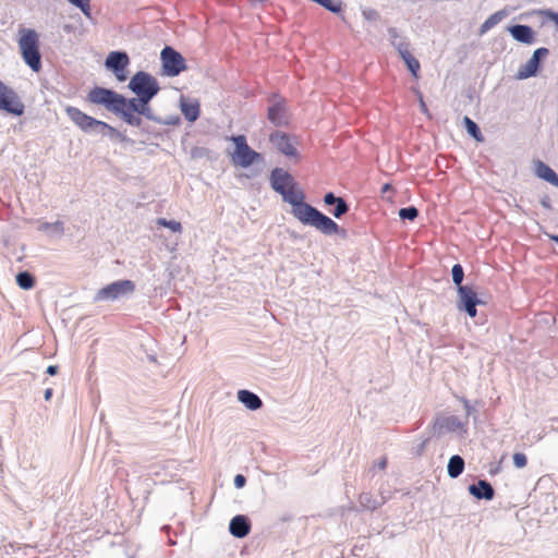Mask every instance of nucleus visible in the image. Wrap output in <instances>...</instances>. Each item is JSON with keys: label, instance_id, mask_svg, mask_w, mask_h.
I'll list each match as a JSON object with an SVG mask.
<instances>
[{"label": "nucleus", "instance_id": "nucleus-43", "mask_svg": "<svg viewBox=\"0 0 558 558\" xmlns=\"http://www.w3.org/2000/svg\"><path fill=\"white\" fill-rule=\"evenodd\" d=\"M245 484H246V478H245L244 475H242V474L235 475V477H234V486L236 488H243L245 486Z\"/></svg>", "mask_w": 558, "mask_h": 558}, {"label": "nucleus", "instance_id": "nucleus-16", "mask_svg": "<svg viewBox=\"0 0 558 558\" xmlns=\"http://www.w3.org/2000/svg\"><path fill=\"white\" fill-rule=\"evenodd\" d=\"M512 38L525 45H532L535 41V32L529 25L515 24L508 27Z\"/></svg>", "mask_w": 558, "mask_h": 558}, {"label": "nucleus", "instance_id": "nucleus-51", "mask_svg": "<svg viewBox=\"0 0 558 558\" xmlns=\"http://www.w3.org/2000/svg\"><path fill=\"white\" fill-rule=\"evenodd\" d=\"M550 239L558 244V235H551Z\"/></svg>", "mask_w": 558, "mask_h": 558}, {"label": "nucleus", "instance_id": "nucleus-50", "mask_svg": "<svg viewBox=\"0 0 558 558\" xmlns=\"http://www.w3.org/2000/svg\"><path fill=\"white\" fill-rule=\"evenodd\" d=\"M420 102H421V110L423 112H426L427 111V107H426V104L424 102L422 96L420 97Z\"/></svg>", "mask_w": 558, "mask_h": 558}, {"label": "nucleus", "instance_id": "nucleus-14", "mask_svg": "<svg viewBox=\"0 0 558 558\" xmlns=\"http://www.w3.org/2000/svg\"><path fill=\"white\" fill-rule=\"evenodd\" d=\"M270 185L277 193H282L283 190L295 187L296 182L288 171L275 168L270 173Z\"/></svg>", "mask_w": 558, "mask_h": 558}, {"label": "nucleus", "instance_id": "nucleus-46", "mask_svg": "<svg viewBox=\"0 0 558 558\" xmlns=\"http://www.w3.org/2000/svg\"><path fill=\"white\" fill-rule=\"evenodd\" d=\"M58 371H59V367H58L57 365H49V366L47 367V371H46V372H47V374H49L50 376H53V375H56V374L58 373Z\"/></svg>", "mask_w": 558, "mask_h": 558}, {"label": "nucleus", "instance_id": "nucleus-2", "mask_svg": "<svg viewBox=\"0 0 558 558\" xmlns=\"http://www.w3.org/2000/svg\"><path fill=\"white\" fill-rule=\"evenodd\" d=\"M143 97L126 98L123 95L105 87L96 86L87 94V101L94 105H101L108 111L121 118L126 124L131 126L141 128L143 120L136 116V111L141 102H144Z\"/></svg>", "mask_w": 558, "mask_h": 558}, {"label": "nucleus", "instance_id": "nucleus-44", "mask_svg": "<svg viewBox=\"0 0 558 558\" xmlns=\"http://www.w3.org/2000/svg\"><path fill=\"white\" fill-rule=\"evenodd\" d=\"M180 122V118L179 117H170L169 119L167 120H162L161 119V122H158L159 124H163V125H175Z\"/></svg>", "mask_w": 558, "mask_h": 558}, {"label": "nucleus", "instance_id": "nucleus-45", "mask_svg": "<svg viewBox=\"0 0 558 558\" xmlns=\"http://www.w3.org/2000/svg\"><path fill=\"white\" fill-rule=\"evenodd\" d=\"M541 205L546 209H551V203L549 196L545 195L541 198Z\"/></svg>", "mask_w": 558, "mask_h": 558}, {"label": "nucleus", "instance_id": "nucleus-52", "mask_svg": "<svg viewBox=\"0 0 558 558\" xmlns=\"http://www.w3.org/2000/svg\"><path fill=\"white\" fill-rule=\"evenodd\" d=\"M425 445H426V440H424V441L421 444V446H418L420 451H422V450L424 449Z\"/></svg>", "mask_w": 558, "mask_h": 558}, {"label": "nucleus", "instance_id": "nucleus-34", "mask_svg": "<svg viewBox=\"0 0 558 558\" xmlns=\"http://www.w3.org/2000/svg\"><path fill=\"white\" fill-rule=\"evenodd\" d=\"M545 436V429L539 426H535L531 429H529L525 435L523 436L525 440L530 444H534L538 440H541Z\"/></svg>", "mask_w": 558, "mask_h": 558}, {"label": "nucleus", "instance_id": "nucleus-41", "mask_svg": "<svg viewBox=\"0 0 558 558\" xmlns=\"http://www.w3.org/2000/svg\"><path fill=\"white\" fill-rule=\"evenodd\" d=\"M387 468V458L383 457L377 462L374 463L373 468L369 470V472H373L375 470H381L384 471Z\"/></svg>", "mask_w": 558, "mask_h": 558}, {"label": "nucleus", "instance_id": "nucleus-8", "mask_svg": "<svg viewBox=\"0 0 558 558\" xmlns=\"http://www.w3.org/2000/svg\"><path fill=\"white\" fill-rule=\"evenodd\" d=\"M135 284L128 279L117 280L99 289L95 295L96 301H116L134 292Z\"/></svg>", "mask_w": 558, "mask_h": 558}, {"label": "nucleus", "instance_id": "nucleus-3", "mask_svg": "<svg viewBox=\"0 0 558 558\" xmlns=\"http://www.w3.org/2000/svg\"><path fill=\"white\" fill-rule=\"evenodd\" d=\"M20 34L19 48L24 62L34 72H39L41 69V56L37 33L31 28H21Z\"/></svg>", "mask_w": 558, "mask_h": 558}, {"label": "nucleus", "instance_id": "nucleus-28", "mask_svg": "<svg viewBox=\"0 0 558 558\" xmlns=\"http://www.w3.org/2000/svg\"><path fill=\"white\" fill-rule=\"evenodd\" d=\"M100 131L98 134H102L105 136L110 137L111 140H118L120 142H131L126 135L118 131L116 128L109 125L108 123L104 122L101 123Z\"/></svg>", "mask_w": 558, "mask_h": 558}, {"label": "nucleus", "instance_id": "nucleus-9", "mask_svg": "<svg viewBox=\"0 0 558 558\" xmlns=\"http://www.w3.org/2000/svg\"><path fill=\"white\" fill-rule=\"evenodd\" d=\"M0 110L20 117L24 113L25 107L15 90L7 86L0 80Z\"/></svg>", "mask_w": 558, "mask_h": 558}, {"label": "nucleus", "instance_id": "nucleus-37", "mask_svg": "<svg viewBox=\"0 0 558 558\" xmlns=\"http://www.w3.org/2000/svg\"><path fill=\"white\" fill-rule=\"evenodd\" d=\"M513 464L518 469H522V468L526 466V464H527L526 456L524 453H522V452H515L513 454Z\"/></svg>", "mask_w": 558, "mask_h": 558}, {"label": "nucleus", "instance_id": "nucleus-1", "mask_svg": "<svg viewBox=\"0 0 558 558\" xmlns=\"http://www.w3.org/2000/svg\"><path fill=\"white\" fill-rule=\"evenodd\" d=\"M279 194L286 203L291 205V214L301 223L313 227L325 235H345V230L330 217L304 202L305 194L303 191L295 190V187H289Z\"/></svg>", "mask_w": 558, "mask_h": 558}, {"label": "nucleus", "instance_id": "nucleus-7", "mask_svg": "<svg viewBox=\"0 0 558 558\" xmlns=\"http://www.w3.org/2000/svg\"><path fill=\"white\" fill-rule=\"evenodd\" d=\"M162 74L169 77L178 76L186 70L183 56L170 46H166L160 52Z\"/></svg>", "mask_w": 558, "mask_h": 558}, {"label": "nucleus", "instance_id": "nucleus-47", "mask_svg": "<svg viewBox=\"0 0 558 558\" xmlns=\"http://www.w3.org/2000/svg\"><path fill=\"white\" fill-rule=\"evenodd\" d=\"M44 397H45L46 401L50 400V398L52 397V389L51 388L46 389Z\"/></svg>", "mask_w": 558, "mask_h": 558}, {"label": "nucleus", "instance_id": "nucleus-20", "mask_svg": "<svg viewBox=\"0 0 558 558\" xmlns=\"http://www.w3.org/2000/svg\"><path fill=\"white\" fill-rule=\"evenodd\" d=\"M469 493L476 499L492 500L495 497V489L486 480H480L468 487Z\"/></svg>", "mask_w": 558, "mask_h": 558}, {"label": "nucleus", "instance_id": "nucleus-19", "mask_svg": "<svg viewBox=\"0 0 558 558\" xmlns=\"http://www.w3.org/2000/svg\"><path fill=\"white\" fill-rule=\"evenodd\" d=\"M251 531V521L246 515L236 514L229 523V532L236 538H243Z\"/></svg>", "mask_w": 558, "mask_h": 558}, {"label": "nucleus", "instance_id": "nucleus-33", "mask_svg": "<svg viewBox=\"0 0 558 558\" xmlns=\"http://www.w3.org/2000/svg\"><path fill=\"white\" fill-rule=\"evenodd\" d=\"M400 57L404 61L408 70L412 73V75L414 77H417L420 71V62L417 61V59L412 56L410 50L403 54H400Z\"/></svg>", "mask_w": 558, "mask_h": 558}, {"label": "nucleus", "instance_id": "nucleus-5", "mask_svg": "<svg viewBox=\"0 0 558 558\" xmlns=\"http://www.w3.org/2000/svg\"><path fill=\"white\" fill-rule=\"evenodd\" d=\"M128 87L136 96L148 99H154L160 90L157 78L145 71L136 72L131 77Z\"/></svg>", "mask_w": 558, "mask_h": 558}, {"label": "nucleus", "instance_id": "nucleus-42", "mask_svg": "<svg viewBox=\"0 0 558 558\" xmlns=\"http://www.w3.org/2000/svg\"><path fill=\"white\" fill-rule=\"evenodd\" d=\"M167 228L170 229L173 232H181L182 231V225L179 221L175 220H169Z\"/></svg>", "mask_w": 558, "mask_h": 558}, {"label": "nucleus", "instance_id": "nucleus-39", "mask_svg": "<svg viewBox=\"0 0 558 558\" xmlns=\"http://www.w3.org/2000/svg\"><path fill=\"white\" fill-rule=\"evenodd\" d=\"M362 14L367 21H377L379 17L378 12L373 9H365L363 10Z\"/></svg>", "mask_w": 558, "mask_h": 558}, {"label": "nucleus", "instance_id": "nucleus-6", "mask_svg": "<svg viewBox=\"0 0 558 558\" xmlns=\"http://www.w3.org/2000/svg\"><path fill=\"white\" fill-rule=\"evenodd\" d=\"M231 141L235 145V149L232 155V160L235 165H239L242 168H247L252 166L254 162L264 160L262 154L253 150L247 145L246 137L244 135L232 136Z\"/></svg>", "mask_w": 558, "mask_h": 558}, {"label": "nucleus", "instance_id": "nucleus-4", "mask_svg": "<svg viewBox=\"0 0 558 558\" xmlns=\"http://www.w3.org/2000/svg\"><path fill=\"white\" fill-rule=\"evenodd\" d=\"M468 423L469 421H434L430 428L432 438L442 442L461 439L468 433Z\"/></svg>", "mask_w": 558, "mask_h": 558}, {"label": "nucleus", "instance_id": "nucleus-35", "mask_svg": "<svg viewBox=\"0 0 558 558\" xmlns=\"http://www.w3.org/2000/svg\"><path fill=\"white\" fill-rule=\"evenodd\" d=\"M451 276L453 283L457 286V290L460 289V287H465V284H462L464 278V270L460 264L453 265L451 269Z\"/></svg>", "mask_w": 558, "mask_h": 558}, {"label": "nucleus", "instance_id": "nucleus-29", "mask_svg": "<svg viewBox=\"0 0 558 558\" xmlns=\"http://www.w3.org/2000/svg\"><path fill=\"white\" fill-rule=\"evenodd\" d=\"M153 99L145 98L144 102H141L138 110L136 111V116L138 117H145L147 120L154 121V122H161V118H158L155 116L153 109L149 106V102Z\"/></svg>", "mask_w": 558, "mask_h": 558}, {"label": "nucleus", "instance_id": "nucleus-26", "mask_svg": "<svg viewBox=\"0 0 558 558\" xmlns=\"http://www.w3.org/2000/svg\"><path fill=\"white\" fill-rule=\"evenodd\" d=\"M37 230L46 232L51 236H61L64 234V223L61 220L54 222L39 221Z\"/></svg>", "mask_w": 558, "mask_h": 558}, {"label": "nucleus", "instance_id": "nucleus-48", "mask_svg": "<svg viewBox=\"0 0 558 558\" xmlns=\"http://www.w3.org/2000/svg\"><path fill=\"white\" fill-rule=\"evenodd\" d=\"M168 222H169V220H167L166 218H158V220H157V223L159 226H162V227H166V228H167Z\"/></svg>", "mask_w": 558, "mask_h": 558}, {"label": "nucleus", "instance_id": "nucleus-10", "mask_svg": "<svg viewBox=\"0 0 558 558\" xmlns=\"http://www.w3.org/2000/svg\"><path fill=\"white\" fill-rule=\"evenodd\" d=\"M65 112L69 119L85 133H99L102 121L97 120L76 107H68Z\"/></svg>", "mask_w": 558, "mask_h": 558}, {"label": "nucleus", "instance_id": "nucleus-23", "mask_svg": "<svg viewBox=\"0 0 558 558\" xmlns=\"http://www.w3.org/2000/svg\"><path fill=\"white\" fill-rule=\"evenodd\" d=\"M238 400L248 410L255 411L263 407L262 399L254 392L241 389L238 391Z\"/></svg>", "mask_w": 558, "mask_h": 558}, {"label": "nucleus", "instance_id": "nucleus-18", "mask_svg": "<svg viewBox=\"0 0 558 558\" xmlns=\"http://www.w3.org/2000/svg\"><path fill=\"white\" fill-rule=\"evenodd\" d=\"M270 142L276 146V148L288 157H294L296 155V149L291 142L290 137L282 132H274L270 135Z\"/></svg>", "mask_w": 558, "mask_h": 558}, {"label": "nucleus", "instance_id": "nucleus-15", "mask_svg": "<svg viewBox=\"0 0 558 558\" xmlns=\"http://www.w3.org/2000/svg\"><path fill=\"white\" fill-rule=\"evenodd\" d=\"M324 203L326 206L331 207L329 211L337 219H340L350 209L347 201L343 197L335 195L332 192L325 194Z\"/></svg>", "mask_w": 558, "mask_h": 558}, {"label": "nucleus", "instance_id": "nucleus-27", "mask_svg": "<svg viewBox=\"0 0 558 558\" xmlns=\"http://www.w3.org/2000/svg\"><path fill=\"white\" fill-rule=\"evenodd\" d=\"M464 460L459 454H453L448 462L447 472L451 478L459 477L464 471Z\"/></svg>", "mask_w": 558, "mask_h": 558}, {"label": "nucleus", "instance_id": "nucleus-31", "mask_svg": "<svg viewBox=\"0 0 558 558\" xmlns=\"http://www.w3.org/2000/svg\"><path fill=\"white\" fill-rule=\"evenodd\" d=\"M463 124L465 126L466 132L477 142H482L484 140L483 134L478 128V125L469 117L463 118Z\"/></svg>", "mask_w": 558, "mask_h": 558}, {"label": "nucleus", "instance_id": "nucleus-11", "mask_svg": "<svg viewBox=\"0 0 558 558\" xmlns=\"http://www.w3.org/2000/svg\"><path fill=\"white\" fill-rule=\"evenodd\" d=\"M481 303L482 301L471 286L465 284V287L458 289L457 307L459 311L465 312L470 317H475L476 306Z\"/></svg>", "mask_w": 558, "mask_h": 558}, {"label": "nucleus", "instance_id": "nucleus-38", "mask_svg": "<svg viewBox=\"0 0 558 558\" xmlns=\"http://www.w3.org/2000/svg\"><path fill=\"white\" fill-rule=\"evenodd\" d=\"M539 14L553 21L558 27V13L549 9L539 11Z\"/></svg>", "mask_w": 558, "mask_h": 558}, {"label": "nucleus", "instance_id": "nucleus-25", "mask_svg": "<svg viewBox=\"0 0 558 558\" xmlns=\"http://www.w3.org/2000/svg\"><path fill=\"white\" fill-rule=\"evenodd\" d=\"M388 35L391 45L397 49L399 54H403L409 51L410 44L408 39L402 36L397 28L390 27L388 29Z\"/></svg>", "mask_w": 558, "mask_h": 558}, {"label": "nucleus", "instance_id": "nucleus-24", "mask_svg": "<svg viewBox=\"0 0 558 558\" xmlns=\"http://www.w3.org/2000/svg\"><path fill=\"white\" fill-rule=\"evenodd\" d=\"M387 501V497L381 494L380 499H376L373 497L371 493H362L359 496V505L364 510L374 511L381 507Z\"/></svg>", "mask_w": 558, "mask_h": 558}, {"label": "nucleus", "instance_id": "nucleus-22", "mask_svg": "<svg viewBox=\"0 0 558 558\" xmlns=\"http://www.w3.org/2000/svg\"><path fill=\"white\" fill-rule=\"evenodd\" d=\"M535 174L539 179L558 187V174L545 162L537 160L535 162Z\"/></svg>", "mask_w": 558, "mask_h": 558}, {"label": "nucleus", "instance_id": "nucleus-49", "mask_svg": "<svg viewBox=\"0 0 558 558\" xmlns=\"http://www.w3.org/2000/svg\"><path fill=\"white\" fill-rule=\"evenodd\" d=\"M392 189L391 184L390 183H386L383 185L381 187V193H387L388 191H390Z\"/></svg>", "mask_w": 558, "mask_h": 558}, {"label": "nucleus", "instance_id": "nucleus-17", "mask_svg": "<svg viewBox=\"0 0 558 558\" xmlns=\"http://www.w3.org/2000/svg\"><path fill=\"white\" fill-rule=\"evenodd\" d=\"M267 117L276 126H284L289 122L286 105L281 100L276 101L268 108Z\"/></svg>", "mask_w": 558, "mask_h": 558}, {"label": "nucleus", "instance_id": "nucleus-30", "mask_svg": "<svg viewBox=\"0 0 558 558\" xmlns=\"http://www.w3.org/2000/svg\"><path fill=\"white\" fill-rule=\"evenodd\" d=\"M505 16L506 14L504 11L495 12L488 19H486V21L481 25L480 33L482 35L487 33L489 29H492L494 26L500 23Z\"/></svg>", "mask_w": 558, "mask_h": 558}, {"label": "nucleus", "instance_id": "nucleus-21", "mask_svg": "<svg viewBox=\"0 0 558 558\" xmlns=\"http://www.w3.org/2000/svg\"><path fill=\"white\" fill-rule=\"evenodd\" d=\"M180 109L189 122H195L201 114V107L197 100H187L183 96L180 98Z\"/></svg>", "mask_w": 558, "mask_h": 558}, {"label": "nucleus", "instance_id": "nucleus-12", "mask_svg": "<svg viewBox=\"0 0 558 558\" xmlns=\"http://www.w3.org/2000/svg\"><path fill=\"white\" fill-rule=\"evenodd\" d=\"M130 63V58L124 51H112L105 61V66L112 71L119 82L126 80L125 69Z\"/></svg>", "mask_w": 558, "mask_h": 558}, {"label": "nucleus", "instance_id": "nucleus-40", "mask_svg": "<svg viewBox=\"0 0 558 558\" xmlns=\"http://www.w3.org/2000/svg\"><path fill=\"white\" fill-rule=\"evenodd\" d=\"M463 404H464V409L466 411V416H472V415H476L477 411H476V405L478 404L477 402H475L474 404H471L470 401L468 400H463Z\"/></svg>", "mask_w": 558, "mask_h": 558}, {"label": "nucleus", "instance_id": "nucleus-53", "mask_svg": "<svg viewBox=\"0 0 558 558\" xmlns=\"http://www.w3.org/2000/svg\"><path fill=\"white\" fill-rule=\"evenodd\" d=\"M551 429L558 432V428L551 427Z\"/></svg>", "mask_w": 558, "mask_h": 558}, {"label": "nucleus", "instance_id": "nucleus-13", "mask_svg": "<svg viewBox=\"0 0 558 558\" xmlns=\"http://www.w3.org/2000/svg\"><path fill=\"white\" fill-rule=\"evenodd\" d=\"M548 53L549 50L544 47L534 50L527 62L519 69L517 77L519 80H526L535 76L538 73L542 61L548 56Z\"/></svg>", "mask_w": 558, "mask_h": 558}, {"label": "nucleus", "instance_id": "nucleus-36", "mask_svg": "<svg viewBox=\"0 0 558 558\" xmlns=\"http://www.w3.org/2000/svg\"><path fill=\"white\" fill-rule=\"evenodd\" d=\"M418 216V209L414 206L403 207L399 210V217L402 220H414Z\"/></svg>", "mask_w": 558, "mask_h": 558}, {"label": "nucleus", "instance_id": "nucleus-32", "mask_svg": "<svg viewBox=\"0 0 558 558\" xmlns=\"http://www.w3.org/2000/svg\"><path fill=\"white\" fill-rule=\"evenodd\" d=\"M16 283L23 290H29L35 286V278L28 271H21L16 275Z\"/></svg>", "mask_w": 558, "mask_h": 558}]
</instances>
